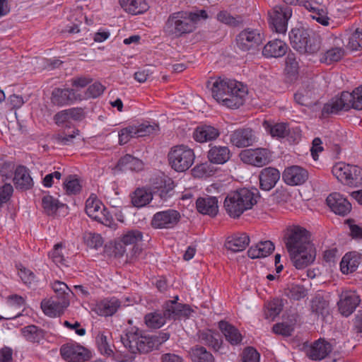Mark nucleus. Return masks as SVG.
Instances as JSON below:
<instances>
[{
  "mask_svg": "<svg viewBox=\"0 0 362 362\" xmlns=\"http://www.w3.org/2000/svg\"><path fill=\"white\" fill-rule=\"evenodd\" d=\"M255 137H230L232 144L238 148H246L255 142Z\"/></svg>",
  "mask_w": 362,
  "mask_h": 362,
  "instance_id": "338daca9",
  "label": "nucleus"
},
{
  "mask_svg": "<svg viewBox=\"0 0 362 362\" xmlns=\"http://www.w3.org/2000/svg\"><path fill=\"white\" fill-rule=\"evenodd\" d=\"M63 248L62 243H57L54 245V249L49 253V256L56 264H64L65 259L64 258L62 250Z\"/></svg>",
  "mask_w": 362,
  "mask_h": 362,
  "instance_id": "e2e57ef3",
  "label": "nucleus"
},
{
  "mask_svg": "<svg viewBox=\"0 0 362 362\" xmlns=\"http://www.w3.org/2000/svg\"><path fill=\"white\" fill-rule=\"evenodd\" d=\"M199 341L213 348L214 350L218 351L222 344L220 334L212 329L200 330L197 333Z\"/></svg>",
  "mask_w": 362,
  "mask_h": 362,
  "instance_id": "473e14b6",
  "label": "nucleus"
},
{
  "mask_svg": "<svg viewBox=\"0 0 362 362\" xmlns=\"http://www.w3.org/2000/svg\"><path fill=\"white\" fill-rule=\"evenodd\" d=\"M143 167L144 163L141 160L129 154L121 158L117 163V168L121 170L139 171L143 169Z\"/></svg>",
  "mask_w": 362,
  "mask_h": 362,
  "instance_id": "c03bdc74",
  "label": "nucleus"
},
{
  "mask_svg": "<svg viewBox=\"0 0 362 362\" xmlns=\"http://www.w3.org/2000/svg\"><path fill=\"white\" fill-rule=\"evenodd\" d=\"M315 95V90L313 83L305 82L294 94V100L299 105L309 106L313 103L312 99Z\"/></svg>",
  "mask_w": 362,
  "mask_h": 362,
  "instance_id": "7c9ffc66",
  "label": "nucleus"
},
{
  "mask_svg": "<svg viewBox=\"0 0 362 362\" xmlns=\"http://www.w3.org/2000/svg\"><path fill=\"white\" fill-rule=\"evenodd\" d=\"M332 345L324 339H319L312 343L306 349V355L311 360L321 361L326 358L332 351Z\"/></svg>",
  "mask_w": 362,
  "mask_h": 362,
  "instance_id": "a211bd4d",
  "label": "nucleus"
},
{
  "mask_svg": "<svg viewBox=\"0 0 362 362\" xmlns=\"http://www.w3.org/2000/svg\"><path fill=\"white\" fill-rule=\"evenodd\" d=\"M169 337L170 334L167 332L143 335L138 328L131 327L127 330L125 335L121 337V341L131 354H146L158 349Z\"/></svg>",
  "mask_w": 362,
  "mask_h": 362,
  "instance_id": "7ed1b4c3",
  "label": "nucleus"
},
{
  "mask_svg": "<svg viewBox=\"0 0 362 362\" xmlns=\"http://www.w3.org/2000/svg\"><path fill=\"white\" fill-rule=\"evenodd\" d=\"M360 263V257L355 252L346 253L340 262L342 273H352L356 270Z\"/></svg>",
  "mask_w": 362,
  "mask_h": 362,
  "instance_id": "37998d69",
  "label": "nucleus"
},
{
  "mask_svg": "<svg viewBox=\"0 0 362 362\" xmlns=\"http://www.w3.org/2000/svg\"><path fill=\"white\" fill-rule=\"evenodd\" d=\"M207 18L208 15L205 10L174 12L168 17L163 30L168 37L180 38L193 33L197 28V22Z\"/></svg>",
  "mask_w": 362,
  "mask_h": 362,
  "instance_id": "f257e3e1",
  "label": "nucleus"
},
{
  "mask_svg": "<svg viewBox=\"0 0 362 362\" xmlns=\"http://www.w3.org/2000/svg\"><path fill=\"white\" fill-rule=\"evenodd\" d=\"M194 158L193 150L185 145L175 146L168 153L169 163L177 172L188 170L194 163Z\"/></svg>",
  "mask_w": 362,
  "mask_h": 362,
  "instance_id": "0eeeda50",
  "label": "nucleus"
},
{
  "mask_svg": "<svg viewBox=\"0 0 362 362\" xmlns=\"http://www.w3.org/2000/svg\"><path fill=\"white\" fill-rule=\"evenodd\" d=\"M243 362H259V354L253 347H247L243 351Z\"/></svg>",
  "mask_w": 362,
  "mask_h": 362,
  "instance_id": "774afa93",
  "label": "nucleus"
},
{
  "mask_svg": "<svg viewBox=\"0 0 362 362\" xmlns=\"http://www.w3.org/2000/svg\"><path fill=\"white\" fill-rule=\"evenodd\" d=\"M283 305L281 300L274 299L268 304V310L266 313V317L274 320L281 312Z\"/></svg>",
  "mask_w": 362,
  "mask_h": 362,
  "instance_id": "052dcab7",
  "label": "nucleus"
},
{
  "mask_svg": "<svg viewBox=\"0 0 362 362\" xmlns=\"http://www.w3.org/2000/svg\"><path fill=\"white\" fill-rule=\"evenodd\" d=\"M144 233L138 229H131L125 231L119 241L115 243L114 253L116 257H122L126 252L124 246H132L130 254H127V259L132 261L141 252L139 247L144 240Z\"/></svg>",
  "mask_w": 362,
  "mask_h": 362,
  "instance_id": "423d86ee",
  "label": "nucleus"
},
{
  "mask_svg": "<svg viewBox=\"0 0 362 362\" xmlns=\"http://www.w3.org/2000/svg\"><path fill=\"white\" fill-rule=\"evenodd\" d=\"M81 100L80 97L76 95L73 89H62L56 88L52 90L51 100L54 105L63 106L72 103L76 100Z\"/></svg>",
  "mask_w": 362,
  "mask_h": 362,
  "instance_id": "bb28decb",
  "label": "nucleus"
},
{
  "mask_svg": "<svg viewBox=\"0 0 362 362\" xmlns=\"http://www.w3.org/2000/svg\"><path fill=\"white\" fill-rule=\"evenodd\" d=\"M288 46L279 39L269 41L263 47L262 54L267 58L283 57L287 52Z\"/></svg>",
  "mask_w": 362,
  "mask_h": 362,
  "instance_id": "cd10ccee",
  "label": "nucleus"
},
{
  "mask_svg": "<svg viewBox=\"0 0 362 362\" xmlns=\"http://www.w3.org/2000/svg\"><path fill=\"white\" fill-rule=\"evenodd\" d=\"M351 108L362 110V85L356 88L352 93L343 91L339 97L332 98L325 104L322 114H337L341 110L347 111Z\"/></svg>",
  "mask_w": 362,
  "mask_h": 362,
  "instance_id": "39448f33",
  "label": "nucleus"
},
{
  "mask_svg": "<svg viewBox=\"0 0 362 362\" xmlns=\"http://www.w3.org/2000/svg\"><path fill=\"white\" fill-rule=\"evenodd\" d=\"M51 287L55 293L53 298L57 300L66 301V304L69 305L70 296L73 293L68 286L64 282L57 280L51 284Z\"/></svg>",
  "mask_w": 362,
  "mask_h": 362,
  "instance_id": "a19ab883",
  "label": "nucleus"
},
{
  "mask_svg": "<svg viewBox=\"0 0 362 362\" xmlns=\"http://www.w3.org/2000/svg\"><path fill=\"white\" fill-rule=\"evenodd\" d=\"M83 238L86 244L91 248L98 249L103 244V238L98 233H87Z\"/></svg>",
  "mask_w": 362,
  "mask_h": 362,
  "instance_id": "bf43d9fd",
  "label": "nucleus"
},
{
  "mask_svg": "<svg viewBox=\"0 0 362 362\" xmlns=\"http://www.w3.org/2000/svg\"><path fill=\"white\" fill-rule=\"evenodd\" d=\"M96 344L102 354L110 356L113 351L107 341V337L104 334H98L96 337Z\"/></svg>",
  "mask_w": 362,
  "mask_h": 362,
  "instance_id": "13d9d810",
  "label": "nucleus"
},
{
  "mask_svg": "<svg viewBox=\"0 0 362 362\" xmlns=\"http://www.w3.org/2000/svg\"><path fill=\"white\" fill-rule=\"evenodd\" d=\"M263 41V34L257 29L246 28L235 37L236 45L243 52L255 50Z\"/></svg>",
  "mask_w": 362,
  "mask_h": 362,
  "instance_id": "9b49d317",
  "label": "nucleus"
},
{
  "mask_svg": "<svg viewBox=\"0 0 362 362\" xmlns=\"http://www.w3.org/2000/svg\"><path fill=\"white\" fill-rule=\"evenodd\" d=\"M66 302L55 300L54 298L45 299L41 302V308L46 315L55 317L62 314L64 309L69 306Z\"/></svg>",
  "mask_w": 362,
  "mask_h": 362,
  "instance_id": "c756f323",
  "label": "nucleus"
},
{
  "mask_svg": "<svg viewBox=\"0 0 362 362\" xmlns=\"http://www.w3.org/2000/svg\"><path fill=\"white\" fill-rule=\"evenodd\" d=\"M274 250V245L270 240L261 241L247 250V255L251 259L262 258L269 255Z\"/></svg>",
  "mask_w": 362,
  "mask_h": 362,
  "instance_id": "e433bc0d",
  "label": "nucleus"
},
{
  "mask_svg": "<svg viewBox=\"0 0 362 362\" xmlns=\"http://www.w3.org/2000/svg\"><path fill=\"white\" fill-rule=\"evenodd\" d=\"M230 157V152L226 146H212L208 152L209 161L215 164H224Z\"/></svg>",
  "mask_w": 362,
  "mask_h": 362,
  "instance_id": "58836bf2",
  "label": "nucleus"
},
{
  "mask_svg": "<svg viewBox=\"0 0 362 362\" xmlns=\"http://www.w3.org/2000/svg\"><path fill=\"white\" fill-rule=\"evenodd\" d=\"M217 19L221 23L233 27L238 26L243 23L241 17H233L225 11H220L217 14Z\"/></svg>",
  "mask_w": 362,
  "mask_h": 362,
  "instance_id": "4d7b16f0",
  "label": "nucleus"
},
{
  "mask_svg": "<svg viewBox=\"0 0 362 362\" xmlns=\"http://www.w3.org/2000/svg\"><path fill=\"white\" fill-rule=\"evenodd\" d=\"M346 47L351 51L362 50V30L357 28L348 37Z\"/></svg>",
  "mask_w": 362,
  "mask_h": 362,
  "instance_id": "603ef678",
  "label": "nucleus"
},
{
  "mask_svg": "<svg viewBox=\"0 0 362 362\" xmlns=\"http://www.w3.org/2000/svg\"><path fill=\"white\" fill-rule=\"evenodd\" d=\"M213 98L229 108L237 109L245 103L247 90L241 83L231 79L216 78L210 88Z\"/></svg>",
  "mask_w": 362,
  "mask_h": 362,
  "instance_id": "f03ea898",
  "label": "nucleus"
},
{
  "mask_svg": "<svg viewBox=\"0 0 362 362\" xmlns=\"http://www.w3.org/2000/svg\"><path fill=\"white\" fill-rule=\"evenodd\" d=\"M326 202L331 210L339 216H344L351 210L350 202L339 193L330 194Z\"/></svg>",
  "mask_w": 362,
  "mask_h": 362,
  "instance_id": "4be33fe9",
  "label": "nucleus"
},
{
  "mask_svg": "<svg viewBox=\"0 0 362 362\" xmlns=\"http://www.w3.org/2000/svg\"><path fill=\"white\" fill-rule=\"evenodd\" d=\"M229 132L233 133L232 136H252V129L249 127L235 129L234 124H230L226 133L211 125L204 124L194 129L193 136H219L221 134H228Z\"/></svg>",
  "mask_w": 362,
  "mask_h": 362,
  "instance_id": "2eb2a0df",
  "label": "nucleus"
},
{
  "mask_svg": "<svg viewBox=\"0 0 362 362\" xmlns=\"http://www.w3.org/2000/svg\"><path fill=\"white\" fill-rule=\"evenodd\" d=\"M308 178V171L298 165L286 168L282 173L284 182L291 186L303 184Z\"/></svg>",
  "mask_w": 362,
  "mask_h": 362,
  "instance_id": "6ab92c4d",
  "label": "nucleus"
},
{
  "mask_svg": "<svg viewBox=\"0 0 362 362\" xmlns=\"http://www.w3.org/2000/svg\"><path fill=\"white\" fill-rule=\"evenodd\" d=\"M13 182L16 189L22 190L28 189L33 185V181L28 168L22 165L17 167L16 169Z\"/></svg>",
  "mask_w": 362,
  "mask_h": 362,
  "instance_id": "2f4dec72",
  "label": "nucleus"
},
{
  "mask_svg": "<svg viewBox=\"0 0 362 362\" xmlns=\"http://www.w3.org/2000/svg\"><path fill=\"white\" fill-rule=\"evenodd\" d=\"M119 306L120 301L117 298H105L97 303L95 310L99 315L111 316L117 312Z\"/></svg>",
  "mask_w": 362,
  "mask_h": 362,
  "instance_id": "4c0bfd02",
  "label": "nucleus"
},
{
  "mask_svg": "<svg viewBox=\"0 0 362 362\" xmlns=\"http://www.w3.org/2000/svg\"><path fill=\"white\" fill-rule=\"evenodd\" d=\"M105 88L98 82H95L90 85L85 93V98H96L101 95Z\"/></svg>",
  "mask_w": 362,
  "mask_h": 362,
  "instance_id": "0e129e2a",
  "label": "nucleus"
},
{
  "mask_svg": "<svg viewBox=\"0 0 362 362\" xmlns=\"http://www.w3.org/2000/svg\"><path fill=\"white\" fill-rule=\"evenodd\" d=\"M86 212L90 218L103 225L110 226L112 222L111 214L96 197L90 196L86 200Z\"/></svg>",
  "mask_w": 362,
  "mask_h": 362,
  "instance_id": "f8f14e48",
  "label": "nucleus"
},
{
  "mask_svg": "<svg viewBox=\"0 0 362 362\" xmlns=\"http://www.w3.org/2000/svg\"><path fill=\"white\" fill-rule=\"evenodd\" d=\"M264 128L271 136H300L301 131L298 127L290 128L287 123L281 122L272 125L268 121H264Z\"/></svg>",
  "mask_w": 362,
  "mask_h": 362,
  "instance_id": "a878e982",
  "label": "nucleus"
},
{
  "mask_svg": "<svg viewBox=\"0 0 362 362\" xmlns=\"http://www.w3.org/2000/svg\"><path fill=\"white\" fill-rule=\"evenodd\" d=\"M81 187V182L76 175H69L64 182V189L69 195L78 194Z\"/></svg>",
  "mask_w": 362,
  "mask_h": 362,
  "instance_id": "3c124183",
  "label": "nucleus"
},
{
  "mask_svg": "<svg viewBox=\"0 0 362 362\" xmlns=\"http://www.w3.org/2000/svg\"><path fill=\"white\" fill-rule=\"evenodd\" d=\"M310 31L303 27L294 28L289 32L288 36L290 43L292 47L300 52V51L306 50V42L310 36Z\"/></svg>",
  "mask_w": 362,
  "mask_h": 362,
  "instance_id": "393cba45",
  "label": "nucleus"
},
{
  "mask_svg": "<svg viewBox=\"0 0 362 362\" xmlns=\"http://www.w3.org/2000/svg\"><path fill=\"white\" fill-rule=\"evenodd\" d=\"M288 252L293 265L298 269L307 267L315 259V250L313 245L296 251L291 250Z\"/></svg>",
  "mask_w": 362,
  "mask_h": 362,
  "instance_id": "f3484780",
  "label": "nucleus"
},
{
  "mask_svg": "<svg viewBox=\"0 0 362 362\" xmlns=\"http://www.w3.org/2000/svg\"><path fill=\"white\" fill-rule=\"evenodd\" d=\"M259 198L257 189L241 188L232 192L224 200L223 206L232 218H238L244 211L250 209L257 204Z\"/></svg>",
  "mask_w": 362,
  "mask_h": 362,
  "instance_id": "20e7f679",
  "label": "nucleus"
},
{
  "mask_svg": "<svg viewBox=\"0 0 362 362\" xmlns=\"http://www.w3.org/2000/svg\"><path fill=\"white\" fill-rule=\"evenodd\" d=\"M119 2L124 11L132 15L142 14L149 8L146 0H119Z\"/></svg>",
  "mask_w": 362,
  "mask_h": 362,
  "instance_id": "f704fd0d",
  "label": "nucleus"
},
{
  "mask_svg": "<svg viewBox=\"0 0 362 362\" xmlns=\"http://www.w3.org/2000/svg\"><path fill=\"white\" fill-rule=\"evenodd\" d=\"M322 39L320 36L316 35H311L306 42L305 51H300V54H317L321 49Z\"/></svg>",
  "mask_w": 362,
  "mask_h": 362,
  "instance_id": "8fccbe9b",
  "label": "nucleus"
},
{
  "mask_svg": "<svg viewBox=\"0 0 362 362\" xmlns=\"http://www.w3.org/2000/svg\"><path fill=\"white\" fill-rule=\"evenodd\" d=\"M286 293L291 299L299 300L305 298L307 296L308 292L303 286L293 284L288 288Z\"/></svg>",
  "mask_w": 362,
  "mask_h": 362,
  "instance_id": "6e6d98bb",
  "label": "nucleus"
},
{
  "mask_svg": "<svg viewBox=\"0 0 362 362\" xmlns=\"http://www.w3.org/2000/svg\"><path fill=\"white\" fill-rule=\"evenodd\" d=\"M42 205L45 213L48 215L55 214L57 209L62 206L57 199L50 195L45 196L42 198Z\"/></svg>",
  "mask_w": 362,
  "mask_h": 362,
  "instance_id": "5fc2aeb1",
  "label": "nucleus"
},
{
  "mask_svg": "<svg viewBox=\"0 0 362 362\" xmlns=\"http://www.w3.org/2000/svg\"><path fill=\"white\" fill-rule=\"evenodd\" d=\"M197 211L204 215L215 216L218 211V199L216 197L206 196L197 199Z\"/></svg>",
  "mask_w": 362,
  "mask_h": 362,
  "instance_id": "c85d7f7f",
  "label": "nucleus"
},
{
  "mask_svg": "<svg viewBox=\"0 0 362 362\" xmlns=\"http://www.w3.org/2000/svg\"><path fill=\"white\" fill-rule=\"evenodd\" d=\"M360 301V298L355 291H344L341 294L337 303L339 310L342 315L348 317L353 313Z\"/></svg>",
  "mask_w": 362,
  "mask_h": 362,
  "instance_id": "aec40b11",
  "label": "nucleus"
},
{
  "mask_svg": "<svg viewBox=\"0 0 362 362\" xmlns=\"http://www.w3.org/2000/svg\"><path fill=\"white\" fill-rule=\"evenodd\" d=\"M153 199L152 194L145 189L138 188L132 195V203L137 208L148 204Z\"/></svg>",
  "mask_w": 362,
  "mask_h": 362,
  "instance_id": "a18cd8bd",
  "label": "nucleus"
},
{
  "mask_svg": "<svg viewBox=\"0 0 362 362\" xmlns=\"http://www.w3.org/2000/svg\"><path fill=\"white\" fill-rule=\"evenodd\" d=\"M212 163H204L196 165L193 169V175L198 177H208L212 176L215 173L214 166Z\"/></svg>",
  "mask_w": 362,
  "mask_h": 362,
  "instance_id": "864d4df0",
  "label": "nucleus"
},
{
  "mask_svg": "<svg viewBox=\"0 0 362 362\" xmlns=\"http://www.w3.org/2000/svg\"><path fill=\"white\" fill-rule=\"evenodd\" d=\"M181 215L175 209H168L156 213L151 220V226L158 229H171L180 221Z\"/></svg>",
  "mask_w": 362,
  "mask_h": 362,
  "instance_id": "ddd939ff",
  "label": "nucleus"
},
{
  "mask_svg": "<svg viewBox=\"0 0 362 362\" xmlns=\"http://www.w3.org/2000/svg\"><path fill=\"white\" fill-rule=\"evenodd\" d=\"M332 174L340 182L354 187L362 184V168L354 165L339 163L332 170Z\"/></svg>",
  "mask_w": 362,
  "mask_h": 362,
  "instance_id": "6e6552de",
  "label": "nucleus"
},
{
  "mask_svg": "<svg viewBox=\"0 0 362 362\" xmlns=\"http://www.w3.org/2000/svg\"><path fill=\"white\" fill-rule=\"evenodd\" d=\"M21 332L26 341L33 344H40L45 339L46 334L44 329L34 325L23 327Z\"/></svg>",
  "mask_w": 362,
  "mask_h": 362,
  "instance_id": "c9c22d12",
  "label": "nucleus"
},
{
  "mask_svg": "<svg viewBox=\"0 0 362 362\" xmlns=\"http://www.w3.org/2000/svg\"><path fill=\"white\" fill-rule=\"evenodd\" d=\"M285 243L288 251H296L313 245L309 240L308 231L300 227H294L288 232Z\"/></svg>",
  "mask_w": 362,
  "mask_h": 362,
  "instance_id": "4468645a",
  "label": "nucleus"
},
{
  "mask_svg": "<svg viewBox=\"0 0 362 362\" xmlns=\"http://www.w3.org/2000/svg\"><path fill=\"white\" fill-rule=\"evenodd\" d=\"M311 310L317 315L326 316L329 314V303L320 296H315L312 300Z\"/></svg>",
  "mask_w": 362,
  "mask_h": 362,
  "instance_id": "de8ad7c7",
  "label": "nucleus"
},
{
  "mask_svg": "<svg viewBox=\"0 0 362 362\" xmlns=\"http://www.w3.org/2000/svg\"><path fill=\"white\" fill-rule=\"evenodd\" d=\"M178 296H175L174 300L167 301L164 305V311L163 314L166 318H174L180 316H189L192 313V309L188 305L178 303L177 300Z\"/></svg>",
  "mask_w": 362,
  "mask_h": 362,
  "instance_id": "b1692460",
  "label": "nucleus"
},
{
  "mask_svg": "<svg viewBox=\"0 0 362 362\" xmlns=\"http://www.w3.org/2000/svg\"><path fill=\"white\" fill-rule=\"evenodd\" d=\"M280 172L278 169L272 167L263 168L259 174L260 189L264 191H269L273 189L280 179Z\"/></svg>",
  "mask_w": 362,
  "mask_h": 362,
  "instance_id": "5701e85b",
  "label": "nucleus"
},
{
  "mask_svg": "<svg viewBox=\"0 0 362 362\" xmlns=\"http://www.w3.org/2000/svg\"><path fill=\"white\" fill-rule=\"evenodd\" d=\"M218 327L226 337V339L233 345L238 344L242 341V335L233 325L225 321L218 323Z\"/></svg>",
  "mask_w": 362,
  "mask_h": 362,
  "instance_id": "ea45409f",
  "label": "nucleus"
},
{
  "mask_svg": "<svg viewBox=\"0 0 362 362\" xmlns=\"http://www.w3.org/2000/svg\"><path fill=\"white\" fill-rule=\"evenodd\" d=\"M273 331L274 333L283 336H291L294 331V324L288 322L277 323L274 325Z\"/></svg>",
  "mask_w": 362,
  "mask_h": 362,
  "instance_id": "680f3d73",
  "label": "nucleus"
},
{
  "mask_svg": "<svg viewBox=\"0 0 362 362\" xmlns=\"http://www.w3.org/2000/svg\"><path fill=\"white\" fill-rule=\"evenodd\" d=\"M13 192V188L11 184L6 183L0 187V208L10 200Z\"/></svg>",
  "mask_w": 362,
  "mask_h": 362,
  "instance_id": "69168bd1",
  "label": "nucleus"
},
{
  "mask_svg": "<svg viewBox=\"0 0 362 362\" xmlns=\"http://www.w3.org/2000/svg\"><path fill=\"white\" fill-rule=\"evenodd\" d=\"M160 127L158 123H150L145 121L139 125H129L121 129L117 132V136H132V134H138V136H150L151 134H159Z\"/></svg>",
  "mask_w": 362,
  "mask_h": 362,
  "instance_id": "dca6fc26",
  "label": "nucleus"
},
{
  "mask_svg": "<svg viewBox=\"0 0 362 362\" xmlns=\"http://www.w3.org/2000/svg\"><path fill=\"white\" fill-rule=\"evenodd\" d=\"M292 9L287 6H276L268 12L271 29L277 33L285 34L288 21L292 16Z\"/></svg>",
  "mask_w": 362,
  "mask_h": 362,
  "instance_id": "1a4fd4ad",
  "label": "nucleus"
},
{
  "mask_svg": "<svg viewBox=\"0 0 362 362\" xmlns=\"http://www.w3.org/2000/svg\"><path fill=\"white\" fill-rule=\"evenodd\" d=\"M239 158L245 164L260 168L272 161V153L266 148H250L243 150L239 154Z\"/></svg>",
  "mask_w": 362,
  "mask_h": 362,
  "instance_id": "9d476101",
  "label": "nucleus"
},
{
  "mask_svg": "<svg viewBox=\"0 0 362 362\" xmlns=\"http://www.w3.org/2000/svg\"><path fill=\"white\" fill-rule=\"evenodd\" d=\"M189 354L192 362H215L212 354L199 345L192 347Z\"/></svg>",
  "mask_w": 362,
  "mask_h": 362,
  "instance_id": "79ce46f5",
  "label": "nucleus"
},
{
  "mask_svg": "<svg viewBox=\"0 0 362 362\" xmlns=\"http://www.w3.org/2000/svg\"><path fill=\"white\" fill-rule=\"evenodd\" d=\"M166 317L160 312H153L145 315V323L149 328L158 329L166 322Z\"/></svg>",
  "mask_w": 362,
  "mask_h": 362,
  "instance_id": "49530a36",
  "label": "nucleus"
},
{
  "mask_svg": "<svg viewBox=\"0 0 362 362\" xmlns=\"http://www.w3.org/2000/svg\"><path fill=\"white\" fill-rule=\"evenodd\" d=\"M60 354L64 359H69L70 361H84L89 358L88 351L84 347L74 343L62 345L60 348Z\"/></svg>",
  "mask_w": 362,
  "mask_h": 362,
  "instance_id": "412c9836",
  "label": "nucleus"
},
{
  "mask_svg": "<svg viewBox=\"0 0 362 362\" xmlns=\"http://www.w3.org/2000/svg\"><path fill=\"white\" fill-rule=\"evenodd\" d=\"M345 51L341 47H333L328 49L320 59L321 62L331 64L339 62L344 55Z\"/></svg>",
  "mask_w": 362,
  "mask_h": 362,
  "instance_id": "09e8293b",
  "label": "nucleus"
},
{
  "mask_svg": "<svg viewBox=\"0 0 362 362\" xmlns=\"http://www.w3.org/2000/svg\"><path fill=\"white\" fill-rule=\"evenodd\" d=\"M250 243V238L246 233H241L228 237L225 243V247L233 252L244 250Z\"/></svg>",
  "mask_w": 362,
  "mask_h": 362,
  "instance_id": "72a5a7b5",
  "label": "nucleus"
}]
</instances>
